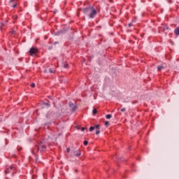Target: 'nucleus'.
Returning a JSON list of instances; mask_svg holds the SVG:
<instances>
[{"mask_svg": "<svg viewBox=\"0 0 179 179\" xmlns=\"http://www.w3.org/2000/svg\"><path fill=\"white\" fill-rule=\"evenodd\" d=\"M12 34H15V31H12Z\"/></svg>", "mask_w": 179, "mask_h": 179, "instance_id": "nucleus-26", "label": "nucleus"}, {"mask_svg": "<svg viewBox=\"0 0 179 179\" xmlns=\"http://www.w3.org/2000/svg\"><path fill=\"white\" fill-rule=\"evenodd\" d=\"M16 6H17V4H13V8H16Z\"/></svg>", "mask_w": 179, "mask_h": 179, "instance_id": "nucleus-22", "label": "nucleus"}, {"mask_svg": "<svg viewBox=\"0 0 179 179\" xmlns=\"http://www.w3.org/2000/svg\"><path fill=\"white\" fill-rule=\"evenodd\" d=\"M73 155L74 156H76V157L80 156L81 153H80V150H76L73 151Z\"/></svg>", "mask_w": 179, "mask_h": 179, "instance_id": "nucleus-5", "label": "nucleus"}, {"mask_svg": "<svg viewBox=\"0 0 179 179\" xmlns=\"http://www.w3.org/2000/svg\"><path fill=\"white\" fill-rule=\"evenodd\" d=\"M64 68H66V69H68V68H69V64H64Z\"/></svg>", "mask_w": 179, "mask_h": 179, "instance_id": "nucleus-13", "label": "nucleus"}, {"mask_svg": "<svg viewBox=\"0 0 179 179\" xmlns=\"http://www.w3.org/2000/svg\"><path fill=\"white\" fill-rule=\"evenodd\" d=\"M69 106L71 108L72 111H76V106H74L73 103L70 102Z\"/></svg>", "mask_w": 179, "mask_h": 179, "instance_id": "nucleus-6", "label": "nucleus"}, {"mask_svg": "<svg viewBox=\"0 0 179 179\" xmlns=\"http://www.w3.org/2000/svg\"><path fill=\"white\" fill-rule=\"evenodd\" d=\"M112 117H113V115H111L110 114L106 115V120H110V118H111Z\"/></svg>", "mask_w": 179, "mask_h": 179, "instance_id": "nucleus-8", "label": "nucleus"}, {"mask_svg": "<svg viewBox=\"0 0 179 179\" xmlns=\"http://www.w3.org/2000/svg\"><path fill=\"white\" fill-rule=\"evenodd\" d=\"M99 134H100V130L98 129L96 131V135H99Z\"/></svg>", "mask_w": 179, "mask_h": 179, "instance_id": "nucleus-16", "label": "nucleus"}, {"mask_svg": "<svg viewBox=\"0 0 179 179\" xmlns=\"http://www.w3.org/2000/svg\"><path fill=\"white\" fill-rule=\"evenodd\" d=\"M30 86H31V87H36V84L31 83Z\"/></svg>", "mask_w": 179, "mask_h": 179, "instance_id": "nucleus-17", "label": "nucleus"}, {"mask_svg": "<svg viewBox=\"0 0 179 179\" xmlns=\"http://www.w3.org/2000/svg\"><path fill=\"white\" fill-rule=\"evenodd\" d=\"M66 152H67V153H69V152H71V148H66Z\"/></svg>", "mask_w": 179, "mask_h": 179, "instance_id": "nucleus-18", "label": "nucleus"}, {"mask_svg": "<svg viewBox=\"0 0 179 179\" xmlns=\"http://www.w3.org/2000/svg\"><path fill=\"white\" fill-rule=\"evenodd\" d=\"M108 124H110L108 122H105V125H108Z\"/></svg>", "mask_w": 179, "mask_h": 179, "instance_id": "nucleus-24", "label": "nucleus"}, {"mask_svg": "<svg viewBox=\"0 0 179 179\" xmlns=\"http://www.w3.org/2000/svg\"><path fill=\"white\" fill-rule=\"evenodd\" d=\"M90 131L92 132V131H94V127H91L90 128Z\"/></svg>", "mask_w": 179, "mask_h": 179, "instance_id": "nucleus-15", "label": "nucleus"}, {"mask_svg": "<svg viewBox=\"0 0 179 179\" xmlns=\"http://www.w3.org/2000/svg\"><path fill=\"white\" fill-rule=\"evenodd\" d=\"M163 66H159L158 67H157V70L158 71H160L161 69H163Z\"/></svg>", "mask_w": 179, "mask_h": 179, "instance_id": "nucleus-14", "label": "nucleus"}, {"mask_svg": "<svg viewBox=\"0 0 179 179\" xmlns=\"http://www.w3.org/2000/svg\"><path fill=\"white\" fill-rule=\"evenodd\" d=\"M88 143H89V142H88L87 141H85L83 142V145H84L85 146H87Z\"/></svg>", "mask_w": 179, "mask_h": 179, "instance_id": "nucleus-12", "label": "nucleus"}, {"mask_svg": "<svg viewBox=\"0 0 179 179\" xmlns=\"http://www.w3.org/2000/svg\"><path fill=\"white\" fill-rule=\"evenodd\" d=\"M50 73H55V71L52 70V69H49Z\"/></svg>", "mask_w": 179, "mask_h": 179, "instance_id": "nucleus-10", "label": "nucleus"}, {"mask_svg": "<svg viewBox=\"0 0 179 179\" xmlns=\"http://www.w3.org/2000/svg\"><path fill=\"white\" fill-rule=\"evenodd\" d=\"M92 114H94V115L97 114V109H96V108L93 109Z\"/></svg>", "mask_w": 179, "mask_h": 179, "instance_id": "nucleus-9", "label": "nucleus"}, {"mask_svg": "<svg viewBox=\"0 0 179 179\" xmlns=\"http://www.w3.org/2000/svg\"><path fill=\"white\" fill-rule=\"evenodd\" d=\"M174 33L176 36H179V27H176L174 30Z\"/></svg>", "mask_w": 179, "mask_h": 179, "instance_id": "nucleus-7", "label": "nucleus"}, {"mask_svg": "<svg viewBox=\"0 0 179 179\" xmlns=\"http://www.w3.org/2000/svg\"><path fill=\"white\" fill-rule=\"evenodd\" d=\"M131 26H132V22H131V23H129V24H128V27H131Z\"/></svg>", "mask_w": 179, "mask_h": 179, "instance_id": "nucleus-21", "label": "nucleus"}, {"mask_svg": "<svg viewBox=\"0 0 179 179\" xmlns=\"http://www.w3.org/2000/svg\"><path fill=\"white\" fill-rule=\"evenodd\" d=\"M81 131H85V127H82Z\"/></svg>", "mask_w": 179, "mask_h": 179, "instance_id": "nucleus-25", "label": "nucleus"}, {"mask_svg": "<svg viewBox=\"0 0 179 179\" xmlns=\"http://www.w3.org/2000/svg\"><path fill=\"white\" fill-rule=\"evenodd\" d=\"M15 170H16V168L14 166L11 165L6 169L5 173L9 174V173H15Z\"/></svg>", "mask_w": 179, "mask_h": 179, "instance_id": "nucleus-3", "label": "nucleus"}, {"mask_svg": "<svg viewBox=\"0 0 179 179\" xmlns=\"http://www.w3.org/2000/svg\"><path fill=\"white\" fill-rule=\"evenodd\" d=\"M164 30H169V27H166Z\"/></svg>", "mask_w": 179, "mask_h": 179, "instance_id": "nucleus-23", "label": "nucleus"}, {"mask_svg": "<svg viewBox=\"0 0 179 179\" xmlns=\"http://www.w3.org/2000/svg\"><path fill=\"white\" fill-rule=\"evenodd\" d=\"M47 149V145L44 143H40L36 145L34 149L32 150V153H36V152H44Z\"/></svg>", "mask_w": 179, "mask_h": 179, "instance_id": "nucleus-2", "label": "nucleus"}, {"mask_svg": "<svg viewBox=\"0 0 179 179\" xmlns=\"http://www.w3.org/2000/svg\"><path fill=\"white\" fill-rule=\"evenodd\" d=\"M94 129H99L100 128V125L96 124V125L94 126Z\"/></svg>", "mask_w": 179, "mask_h": 179, "instance_id": "nucleus-11", "label": "nucleus"}, {"mask_svg": "<svg viewBox=\"0 0 179 179\" xmlns=\"http://www.w3.org/2000/svg\"><path fill=\"white\" fill-rule=\"evenodd\" d=\"M38 52V49L37 48H31L29 50L30 55H34V54H37Z\"/></svg>", "mask_w": 179, "mask_h": 179, "instance_id": "nucleus-4", "label": "nucleus"}, {"mask_svg": "<svg viewBox=\"0 0 179 179\" xmlns=\"http://www.w3.org/2000/svg\"><path fill=\"white\" fill-rule=\"evenodd\" d=\"M13 19H17V15L13 16Z\"/></svg>", "mask_w": 179, "mask_h": 179, "instance_id": "nucleus-20", "label": "nucleus"}, {"mask_svg": "<svg viewBox=\"0 0 179 179\" xmlns=\"http://www.w3.org/2000/svg\"><path fill=\"white\" fill-rule=\"evenodd\" d=\"M84 13L88 15L90 19H93V17L97 15V10H96L93 7H88L84 8Z\"/></svg>", "mask_w": 179, "mask_h": 179, "instance_id": "nucleus-1", "label": "nucleus"}, {"mask_svg": "<svg viewBox=\"0 0 179 179\" xmlns=\"http://www.w3.org/2000/svg\"><path fill=\"white\" fill-rule=\"evenodd\" d=\"M14 0H10V2H13Z\"/></svg>", "mask_w": 179, "mask_h": 179, "instance_id": "nucleus-27", "label": "nucleus"}, {"mask_svg": "<svg viewBox=\"0 0 179 179\" xmlns=\"http://www.w3.org/2000/svg\"><path fill=\"white\" fill-rule=\"evenodd\" d=\"M126 110L125 108L121 109L122 113H124Z\"/></svg>", "mask_w": 179, "mask_h": 179, "instance_id": "nucleus-19", "label": "nucleus"}]
</instances>
